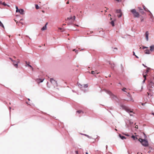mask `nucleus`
Listing matches in <instances>:
<instances>
[{
	"label": "nucleus",
	"instance_id": "nucleus-1",
	"mask_svg": "<svg viewBox=\"0 0 154 154\" xmlns=\"http://www.w3.org/2000/svg\"><path fill=\"white\" fill-rule=\"evenodd\" d=\"M148 47H146L143 46V49L146 48V49L145 50L144 52L146 54H149L151 53V52H154V45H151L150 47V50H148Z\"/></svg>",
	"mask_w": 154,
	"mask_h": 154
},
{
	"label": "nucleus",
	"instance_id": "nucleus-2",
	"mask_svg": "<svg viewBox=\"0 0 154 154\" xmlns=\"http://www.w3.org/2000/svg\"><path fill=\"white\" fill-rule=\"evenodd\" d=\"M138 140L141 143L143 146H147L148 145L147 141L141 138H139L138 139Z\"/></svg>",
	"mask_w": 154,
	"mask_h": 154
},
{
	"label": "nucleus",
	"instance_id": "nucleus-3",
	"mask_svg": "<svg viewBox=\"0 0 154 154\" xmlns=\"http://www.w3.org/2000/svg\"><path fill=\"white\" fill-rule=\"evenodd\" d=\"M131 12L133 14L134 17H139V14L138 12L136 11L134 9H133L131 11Z\"/></svg>",
	"mask_w": 154,
	"mask_h": 154
},
{
	"label": "nucleus",
	"instance_id": "nucleus-4",
	"mask_svg": "<svg viewBox=\"0 0 154 154\" xmlns=\"http://www.w3.org/2000/svg\"><path fill=\"white\" fill-rule=\"evenodd\" d=\"M153 87H154V83L152 82H150L148 85V88L149 91H152V88Z\"/></svg>",
	"mask_w": 154,
	"mask_h": 154
},
{
	"label": "nucleus",
	"instance_id": "nucleus-5",
	"mask_svg": "<svg viewBox=\"0 0 154 154\" xmlns=\"http://www.w3.org/2000/svg\"><path fill=\"white\" fill-rule=\"evenodd\" d=\"M105 91L107 94H109L111 97L113 99H115V98H116V96L112 94L110 91L108 90H105Z\"/></svg>",
	"mask_w": 154,
	"mask_h": 154
},
{
	"label": "nucleus",
	"instance_id": "nucleus-6",
	"mask_svg": "<svg viewBox=\"0 0 154 154\" xmlns=\"http://www.w3.org/2000/svg\"><path fill=\"white\" fill-rule=\"evenodd\" d=\"M16 12H19L21 14H24V10L23 9H19L18 7L17 6H16Z\"/></svg>",
	"mask_w": 154,
	"mask_h": 154
},
{
	"label": "nucleus",
	"instance_id": "nucleus-7",
	"mask_svg": "<svg viewBox=\"0 0 154 154\" xmlns=\"http://www.w3.org/2000/svg\"><path fill=\"white\" fill-rule=\"evenodd\" d=\"M50 82L54 86V87L57 86V82L54 80L53 79H50Z\"/></svg>",
	"mask_w": 154,
	"mask_h": 154
},
{
	"label": "nucleus",
	"instance_id": "nucleus-8",
	"mask_svg": "<svg viewBox=\"0 0 154 154\" xmlns=\"http://www.w3.org/2000/svg\"><path fill=\"white\" fill-rule=\"evenodd\" d=\"M75 16H73V18L72 19V17H68L67 19H66V20H71V22H69V23H68V25H69V23H72L73 21H74L75 20Z\"/></svg>",
	"mask_w": 154,
	"mask_h": 154
},
{
	"label": "nucleus",
	"instance_id": "nucleus-9",
	"mask_svg": "<svg viewBox=\"0 0 154 154\" xmlns=\"http://www.w3.org/2000/svg\"><path fill=\"white\" fill-rule=\"evenodd\" d=\"M148 72H149V69H147L146 70V72L144 73H143V77H144V80H143V83H144V82H145V80L146 79V75L148 73Z\"/></svg>",
	"mask_w": 154,
	"mask_h": 154
},
{
	"label": "nucleus",
	"instance_id": "nucleus-10",
	"mask_svg": "<svg viewBox=\"0 0 154 154\" xmlns=\"http://www.w3.org/2000/svg\"><path fill=\"white\" fill-rule=\"evenodd\" d=\"M128 94L127 95V96L128 97V98H127L125 100H127L128 101H131L132 102H134V100L132 98L131 95L128 93Z\"/></svg>",
	"mask_w": 154,
	"mask_h": 154
},
{
	"label": "nucleus",
	"instance_id": "nucleus-11",
	"mask_svg": "<svg viewBox=\"0 0 154 154\" xmlns=\"http://www.w3.org/2000/svg\"><path fill=\"white\" fill-rule=\"evenodd\" d=\"M125 110L128 112H132L133 109L131 110L128 107H126L125 108Z\"/></svg>",
	"mask_w": 154,
	"mask_h": 154
},
{
	"label": "nucleus",
	"instance_id": "nucleus-12",
	"mask_svg": "<svg viewBox=\"0 0 154 154\" xmlns=\"http://www.w3.org/2000/svg\"><path fill=\"white\" fill-rule=\"evenodd\" d=\"M20 60L19 59H17V61L16 62V63L15 64L14 63H13V64L14 66L16 68L18 67V64L20 63Z\"/></svg>",
	"mask_w": 154,
	"mask_h": 154
},
{
	"label": "nucleus",
	"instance_id": "nucleus-13",
	"mask_svg": "<svg viewBox=\"0 0 154 154\" xmlns=\"http://www.w3.org/2000/svg\"><path fill=\"white\" fill-rule=\"evenodd\" d=\"M148 35L149 33L148 31H146L145 33V37L146 40L148 41Z\"/></svg>",
	"mask_w": 154,
	"mask_h": 154
},
{
	"label": "nucleus",
	"instance_id": "nucleus-14",
	"mask_svg": "<svg viewBox=\"0 0 154 154\" xmlns=\"http://www.w3.org/2000/svg\"><path fill=\"white\" fill-rule=\"evenodd\" d=\"M44 79H37V80H36V81L38 83H39L40 82H42L43 81V80H44Z\"/></svg>",
	"mask_w": 154,
	"mask_h": 154
},
{
	"label": "nucleus",
	"instance_id": "nucleus-15",
	"mask_svg": "<svg viewBox=\"0 0 154 154\" xmlns=\"http://www.w3.org/2000/svg\"><path fill=\"white\" fill-rule=\"evenodd\" d=\"M48 23H47L45 24V26H44L41 29L42 30H45L47 29V25L48 24Z\"/></svg>",
	"mask_w": 154,
	"mask_h": 154
},
{
	"label": "nucleus",
	"instance_id": "nucleus-16",
	"mask_svg": "<svg viewBox=\"0 0 154 154\" xmlns=\"http://www.w3.org/2000/svg\"><path fill=\"white\" fill-rule=\"evenodd\" d=\"M119 136L120 137L122 140L126 139V138L124 136H122L120 134H119Z\"/></svg>",
	"mask_w": 154,
	"mask_h": 154
},
{
	"label": "nucleus",
	"instance_id": "nucleus-17",
	"mask_svg": "<svg viewBox=\"0 0 154 154\" xmlns=\"http://www.w3.org/2000/svg\"><path fill=\"white\" fill-rule=\"evenodd\" d=\"M131 137L134 139V140H137L138 139L136 137H135L134 135H132L131 136Z\"/></svg>",
	"mask_w": 154,
	"mask_h": 154
},
{
	"label": "nucleus",
	"instance_id": "nucleus-18",
	"mask_svg": "<svg viewBox=\"0 0 154 154\" xmlns=\"http://www.w3.org/2000/svg\"><path fill=\"white\" fill-rule=\"evenodd\" d=\"M116 13H119L120 14V13H121V11L120 10H116Z\"/></svg>",
	"mask_w": 154,
	"mask_h": 154
},
{
	"label": "nucleus",
	"instance_id": "nucleus-19",
	"mask_svg": "<svg viewBox=\"0 0 154 154\" xmlns=\"http://www.w3.org/2000/svg\"><path fill=\"white\" fill-rule=\"evenodd\" d=\"M110 23L112 24V26H114V23L113 20H112Z\"/></svg>",
	"mask_w": 154,
	"mask_h": 154
},
{
	"label": "nucleus",
	"instance_id": "nucleus-20",
	"mask_svg": "<svg viewBox=\"0 0 154 154\" xmlns=\"http://www.w3.org/2000/svg\"><path fill=\"white\" fill-rule=\"evenodd\" d=\"M109 64L111 66V67L112 68H114V64H113V65H112V64L110 62H109Z\"/></svg>",
	"mask_w": 154,
	"mask_h": 154
},
{
	"label": "nucleus",
	"instance_id": "nucleus-21",
	"mask_svg": "<svg viewBox=\"0 0 154 154\" xmlns=\"http://www.w3.org/2000/svg\"><path fill=\"white\" fill-rule=\"evenodd\" d=\"M97 70H96L95 71H92L91 72V73L92 74H95L96 73V72H97Z\"/></svg>",
	"mask_w": 154,
	"mask_h": 154
},
{
	"label": "nucleus",
	"instance_id": "nucleus-22",
	"mask_svg": "<svg viewBox=\"0 0 154 154\" xmlns=\"http://www.w3.org/2000/svg\"><path fill=\"white\" fill-rule=\"evenodd\" d=\"M35 8L37 9H38L39 8V7L37 5H35Z\"/></svg>",
	"mask_w": 154,
	"mask_h": 154
},
{
	"label": "nucleus",
	"instance_id": "nucleus-23",
	"mask_svg": "<svg viewBox=\"0 0 154 154\" xmlns=\"http://www.w3.org/2000/svg\"><path fill=\"white\" fill-rule=\"evenodd\" d=\"M122 13H120V14H119L118 15H117V16H118V17L119 18V17H120L121 16H122Z\"/></svg>",
	"mask_w": 154,
	"mask_h": 154
},
{
	"label": "nucleus",
	"instance_id": "nucleus-24",
	"mask_svg": "<svg viewBox=\"0 0 154 154\" xmlns=\"http://www.w3.org/2000/svg\"><path fill=\"white\" fill-rule=\"evenodd\" d=\"M76 112H78L79 113H80L82 112H82V111L81 110H78Z\"/></svg>",
	"mask_w": 154,
	"mask_h": 154
},
{
	"label": "nucleus",
	"instance_id": "nucleus-25",
	"mask_svg": "<svg viewBox=\"0 0 154 154\" xmlns=\"http://www.w3.org/2000/svg\"><path fill=\"white\" fill-rule=\"evenodd\" d=\"M26 66H28L29 65V63L27 62V61H26Z\"/></svg>",
	"mask_w": 154,
	"mask_h": 154
},
{
	"label": "nucleus",
	"instance_id": "nucleus-26",
	"mask_svg": "<svg viewBox=\"0 0 154 154\" xmlns=\"http://www.w3.org/2000/svg\"><path fill=\"white\" fill-rule=\"evenodd\" d=\"M1 4H2L3 5L5 6L7 5L6 3H5V2H2Z\"/></svg>",
	"mask_w": 154,
	"mask_h": 154
},
{
	"label": "nucleus",
	"instance_id": "nucleus-27",
	"mask_svg": "<svg viewBox=\"0 0 154 154\" xmlns=\"http://www.w3.org/2000/svg\"><path fill=\"white\" fill-rule=\"evenodd\" d=\"M58 29H59L60 30H62L61 31V32H63V31H64V30H63V29L61 28H58Z\"/></svg>",
	"mask_w": 154,
	"mask_h": 154
},
{
	"label": "nucleus",
	"instance_id": "nucleus-28",
	"mask_svg": "<svg viewBox=\"0 0 154 154\" xmlns=\"http://www.w3.org/2000/svg\"><path fill=\"white\" fill-rule=\"evenodd\" d=\"M9 59H10L13 62H15V60H13L11 58L9 57Z\"/></svg>",
	"mask_w": 154,
	"mask_h": 154
},
{
	"label": "nucleus",
	"instance_id": "nucleus-29",
	"mask_svg": "<svg viewBox=\"0 0 154 154\" xmlns=\"http://www.w3.org/2000/svg\"><path fill=\"white\" fill-rule=\"evenodd\" d=\"M88 87V85L87 84L85 85H84V87H85V88H87Z\"/></svg>",
	"mask_w": 154,
	"mask_h": 154
},
{
	"label": "nucleus",
	"instance_id": "nucleus-30",
	"mask_svg": "<svg viewBox=\"0 0 154 154\" xmlns=\"http://www.w3.org/2000/svg\"><path fill=\"white\" fill-rule=\"evenodd\" d=\"M126 89L125 88H124L122 89V90L123 91H124L126 92L125 91V90H126Z\"/></svg>",
	"mask_w": 154,
	"mask_h": 154
},
{
	"label": "nucleus",
	"instance_id": "nucleus-31",
	"mask_svg": "<svg viewBox=\"0 0 154 154\" xmlns=\"http://www.w3.org/2000/svg\"><path fill=\"white\" fill-rule=\"evenodd\" d=\"M28 66H29V67H30V68H31L32 70L33 69V68L32 67V66H31L30 65H29Z\"/></svg>",
	"mask_w": 154,
	"mask_h": 154
},
{
	"label": "nucleus",
	"instance_id": "nucleus-32",
	"mask_svg": "<svg viewBox=\"0 0 154 154\" xmlns=\"http://www.w3.org/2000/svg\"><path fill=\"white\" fill-rule=\"evenodd\" d=\"M140 104H141L143 106H144V105L145 104V103H140Z\"/></svg>",
	"mask_w": 154,
	"mask_h": 154
},
{
	"label": "nucleus",
	"instance_id": "nucleus-33",
	"mask_svg": "<svg viewBox=\"0 0 154 154\" xmlns=\"http://www.w3.org/2000/svg\"><path fill=\"white\" fill-rule=\"evenodd\" d=\"M133 55L135 56L136 55L135 54V53L134 51L133 52Z\"/></svg>",
	"mask_w": 154,
	"mask_h": 154
},
{
	"label": "nucleus",
	"instance_id": "nucleus-34",
	"mask_svg": "<svg viewBox=\"0 0 154 154\" xmlns=\"http://www.w3.org/2000/svg\"><path fill=\"white\" fill-rule=\"evenodd\" d=\"M75 52L76 54L78 53V51L76 50Z\"/></svg>",
	"mask_w": 154,
	"mask_h": 154
},
{
	"label": "nucleus",
	"instance_id": "nucleus-35",
	"mask_svg": "<svg viewBox=\"0 0 154 154\" xmlns=\"http://www.w3.org/2000/svg\"><path fill=\"white\" fill-rule=\"evenodd\" d=\"M75 153H76V154H78V151H76Z\"/></svg>",
	"mask_w": 154,
	"mask_h": 154
},
{
	"label": "nucleus",
	"instance_id": "nucleus-36",
	"mask_svg": "<svg viewBox=\"0 0 154 154\" xmlns=\"http://www.w3.org/2000/svg\"><path fill=\"white\" fill-rule=\"evenodd\" d=\"M135 128H138V126L137 125L135 126Z\"/></svg>",
	"mask_w": 154,
	"mask_h": 154
},
{
	"label": "nucleus",
	"instance_id": "nucleus-37",
	"mask_svg": "<svg viewBox=\"0 0 154 154\" xmlns=\"http://www.w3.org/2000/svg\"><path fill=\"white\" fill-rule=\"evenodd\" d=\"M105 8H106V10H108L109 9V8H108L105 7Z\"/></svg>",
	"mask_w": 154,
	"mask_h": 154
},
{
	"label": "nucleus",
	"instance_id": "nucleus-38",
	"mask_svg": "<svg viewBox=\"0 0 154 154\" xmlns=\"http://www.w3.org/2000/svg\"><path fill=\"white\" fill-rule=\"evenodd\" d=\"M69 1H68L67 2L66 4H69Z\"/></svg>",
	"mask_w": 154,
	"mask_h": 154
},
{
	"label": "nucleus",
	"instance_id": "nucleus-39",
	"mask_svg": "<svg viewBox=\"0 0 154 154\" xmlns=\"http://www.w3.org/2000/svg\"><path fill=\"white\" fill-rule=\"evenodd\" d=\"M135 56V57H136L137 58H138V57L136 55Z\"/></svg>",
	"mask_w": 154,
	"mask_h": 154
},
{
	"label": "nucleus",
	"instance_id": "nucleus-40",
	"mask_svg": "<svg viewBox=\"0 0 154 154\" xmlns=\"http://www.w3.org/2000/svg\"><path fill=\"white\" fill-rule=\"evenodd\" d=\"M108 16H111V15L110 14H108Z\"/></svg>",
	"mask_w": 154,
	"mask_h": 154
},
{
	"label": "nucleus",
	"instance_id": "nucleus-41",
	"mask_svg": "<svg viewBox=\"0 0 154 154\" xmlns=\"http://www.w3.org/2000/svg\"><path fill=\"white\" fill-rule=\"evenodd\" d=\"M76 51V50H75V49H73V50H72V51Z\"/></svg>",
	"mask_w": 154,
	"mask_h": 154
},
{
	"label": "nucleus",
	"instance_id": "nucleus-42",
	"mask_svg": "<svg viewBox=\"0 0 154 154\" xmlns=\"http://www.w3.org/2000/svg\"><path fill=\"white\" fill-rule=\"evenodd\" d=\"M112 19V18L111 17H110V20H111Z\"/></svg>",
	"mask_w": 154,
	"mask_h": 154
},
{
	"label": "nucleus",
	"instance_id": "nucleus-43",
	"mask_svg": "<svg viewBox=\"0 0 154 154\" xmlns=\"http://www.w3.org/2000/svg\"><path fill=\"white\" fill-rule=\"evenodd\" d=\"M13 57H14V58H16V57L15 56H14Z\"/></svg>",
	"mask_w": 154,
	"mask_h": 154
},
{
	"label": "nucleus",
	"instance_id": "nucleus-44",
	"mask_svg": "<svg viewBox=\"0 0 154 154\" xmlns=\"http://www.w3.org/2000/svg\"><path fill=\"white\" fill-rule=\"evenodd\" d=\"M141 21H143V19H141Z\"/></svg>",
	"mask_w": 154,
	"mask_h": 154
},
{
	"label": "nucleus",
	"instance_id": "nucleus-45",
	"mask_svg": "<svg viewBox=\"0 0 154 154\" xmlns=\"http://www.w3.org/2000/svg\"><path fill=\"white\" fill-rule=\"evenodd\" d=\"M66 25V24H65V23L63 24V26Z\"/></svg>",
	"mask_w": 154,
	"mask_h": 154
},
{
	"label": "nucleus",
	"instance_id": "nucleus-46",
	"mask_svg": "<svg viewBox=\"0 0 154 154\" xmlns=\"http://www.w3.org/2000/svg\"><path fill=\"white\" fill-rule=\"evenodd\" d=\"M150 152V151H148V153H149Z\"/></svg>",
	"mask_w": 154,
	"mask_h": 154
},
{
	"label": "nucleus",
	"instance_id": "nucleus-47",
	"mask_svg": "<svg viewBox=\"0 0 154 154\" xmlns=\"http://www.w3.org/2000/svg\"><path fill=\"white\" fill-rule=\"evenodd\" d=\"M152 114L154 116V113H152Z\"/></svg>",
	"mask_w": 154,
	"mask_h": 154
},
{
	"label": "nucleus",
	"instance_id": "nucleus-48",
	"mask_svg": "<svg viewBox=\"0 0 154 154\" xmlns=\"http://www.w3.org/2000/svg\"><path fill=\"white\" fill-rule=\"evenodd\" d=\"M14 63L15 64H16V63H16V61H15V62H13V63Z\"/></svg>",
	"mask_w": 154,
	"mask_h": 154
},
{
	"label": "nucleus",
	"instance_id": "nucleus-49",
	"mask_svg": "<svg viewBox=\"0 0 154 154\" xmlns=\"http://www.w3.org/2000/svg\"><path fill=\"white\" fill-rule=\"evenodd\" d=\"M42 12L43 13H44L45 12V11H42Z\"/></svg>",
	"mask_w": 154,
	"mask_h": 154
},
{
	"label": "nucleus",
	"instance_id": "nucleus-50",
	"mask_svg": "<svg viewBox=\"0 0 154 154\" xmlns=\"http://www.w3.org/2000/svg\"><path fill=\"white\" fill-rule=\"evenodd\" d=\"M15 21L17 23V20H15Z\"/></svg>",
	"mask_w": 154,
	"mask_h": 154
},
{
	"label": "nucleus",
	"instance_id": "nucleus-51",
	"mask_svg": "<svg viewBox=\"0 0 154 154\" xmlns=\"http://www.w3.org/2000/svg\"><path fill=\"white\" fill-rule=\"evenodd\" d=\"M116 0L118 2H119L120 0Z\"/></svg>",
	"mask_w": 154,
	"mask_h": 154
},
{
	"label": "nucleus",
	"instance_id": "nucleus-52",
	"mask_svg": "<svg viewBox=\"0 0 154 154\" xmlns=\"http://www.w3.org/2000/svg\"><path fill=\"white\" fill-rule=\"evenodd\" d=\"M86 154H88V152H86Z\"/></svg>",
	"mask_w": 154,
	"mask_h": 154
},
{
	"label": "nucleus",
	"instance_id": "nucleus-53",
	"mask_svg": "<svg viewBox=\"0 0 154 154\" xmlns=\"http://www.w3.org/2000/svg\"><path fill=\"white\" fill-rule=\"evenodd\" d=\"M109 77H111V75H109Z\"/></svg>",
	"mask_w": 154,
	"mask_h": 154
},
{
	"label": "nucleus",
	"instance_id": "nucleus-54",
	"mask_svg": "<svg viewBox=\"0 0 154 154\" xmlns=\"http://www.w3.org/2000/svg\"><path fill=\"white\" fill-rule=\"evenodd\" d=\"M143 65L145 67H146L144 64H143Z\"/></svg>",
	"mask_w": 154,
	"mask_h": 154
},
{
	"label": "nucleus",
	"instance_id": "nucleus-55",
	"mask_svg": "<svg viewBox=\"0 0 154 154\" xmlns=\"http://www.w3.org/2000/svg\"><path fill=\"white\" fill-rule=\"evenodd\" d=\"M104 11L105 12H106L107 11L106 10H105Z\"/></svg>",
	"mask_w": 154,
	"mask_h": 154
},
{
	"label": "nucleus",
	"instance_id": "nucleus-56",
	"mask_svg": "<svg viewBox=\"0 0 154 154\" xmlns=\"http://www.w3.org/2000/svg\"><path fill=\"white\" fill-rule=\"evenodd\" d=\"M147 94H148V95H149V93L148 92H147Z\"/></svg>",
	"mask_w": 154,
	"mask_h": 154
},
{
	"label": "nucleus",
	"instance_id": "nucleus-57",
	"mask_svg": "<svg viewBox=\"0 0 154 154\" xmlns=\"http://www.w3.org/2000/svg\"><path fill=\"white\" fill-rule=\"evenodd\" d=\"M130 116H132V115L131 114H130Z\"/></svg>",
	"mask_w": 154,
	"mask_h": 154
},
{
	"label": "nucleus",
	"instance_id": "nucleus-58",
	"mask_svg": "<svg viewBox=\"0 0 154 154\" xmlns=\"http://www.w3.org/2000/svg\"><path fill=\"white\" fill-rule=\"evenodd\" d=\"M115 130L116 131H117V130L116 129H115Z\"/></svg>",
	"mask_w": 154,
	"mask_h": 154
},
{
	"label": "nucleus",
	"instance_id": "nucleus-59",
	"mask_svg": "<svg viewBox=\"0 0 154 154\" xmlns=\"http://www.w3.org/2000/svg\"><path fill=\"white\" fill-rule=\"evenodd\" d=\"M85 135L86 136H88L87 135H86V134H85Z\"/></svg>",
	"mask_w": 154,
	"mask_h": 154
},
{
	"label": "nucleus",
	"instance_id": "nucleus-60",
	"mask_svg": "<svg viewBox=\"0 0 154 154\" xmlns=\"http://www.w3.org/2000/svg\"><path fill=\"white\" fill-rule=\"evenodd\" d=\"M91 33H92L93 32L92 31H91Z\"/></svg>",
	"mask_w": 154,
	"mask_h": 154
},
{
	"label": "nucleus",
	"instance_id": "nucleus-61",
	"mask_svg": "<svg viewBox=\"0 0 154 154\" xmlns=\"http://www.w3.org/2000/svg\"><path fill=\"white\" fill-rule=\"evenodd\" d=\"M69 12H71V11L70 10L69 11Z\"/></svg>",
	"mask_w": 154,
	"mask_h": 154
},
{
	"label": "nucleus",
	"instance_id": "nucleus-62",
	"mask_svg": "<svg viewBox=\"0 0 154 154\" xmlns=\"http://www.w3.org/2000/svg\"><path fill=\"white\" fill-rule=\"evenodd\" d=\"M76 25V26H78V25Z\"/></svg>",
	"mask_w": 154,
	"mask_h": 154
},
{
	"label": "nucleus",
	"instance_id": "nucleus-63",
	"mask_svg": "<svg viewBox=\"0 0 154 154\" xmlns=\"http://www.w3.org/2000/svg\"><path fill=\"white\" fill-rule=\"evenodd\" d=\"M26 37H29L28 36H26Z\"/></svg>",
	"mask_w": 154,
	"mask_h": 154
},
{
	"label": "nucleus",
	"instance_id": "nucleus-64",
	"mask_svg": "<svg viewBox=\"0 0 154 154\" xmlns=\"http://www.w3.org/2000/svg\"><path fill=\"white\" fill-rule=\"evenodd\" d=\"M98 72H97V74H98Z\"/></svg>",
	"mask_w": 154,
	"mask_h": 154
}]
</instances>
